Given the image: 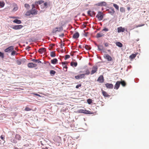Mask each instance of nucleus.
<instances>
[{
	"label": "nucleus",
	"instance_id": "f257e3e1",
	"mask_svg": "<svg viewBox=\"0 0 149 149\" xmlns=\"http://www.w3.org/2000/svg\"><path fill=\"white\" fill-rule=\"evenodd\" d=\"M79 112L80 113H82L86 114H94V113L93 112H91L87 110H84L83 109H79L78 110Z\"/></svg>",
	"mask_w": 149,
	"mask_h": 149
},
{
	"label": "nucleus",
	"instance_id": "f03ea898",
	"mask_svg": "<svg viewBox=\"0 0 149 149\" xmlns=\"http://www.w3.org/2000/svg\"><path fill=\"white\" fill-rule=\"evenodd\" d=\"M103 14L102 12H98V14L96 15V17L97 18L99 21L102 20L103 18Z\"/></svg>",
	"mask_w": 149,
	"mask_h": 149
},
{
	"label": "nucleus",
	"instance_id": "7ed1b4c3",
	"mask_svg": "<svg viewBox=\"0 0 149 149\" xmlns=\"http://www.w3.org/2000/svg\"><path fill=\"white\" fill-rule=\"evenodd\" d=\"M14 47L13 46H10L4 49L5 52L10 53L14 49Z\"/></svg>",
	"mask_w": 149,
	"mask_h": 149
},
{
	"label": "nucleus",
	"instance_id": "20e7f679",
	"mask_svg": "<svg viewBox=\"0 0 149 149\" xmlns=\"http://www.w3.org/2000/svg\"><path fill=\"white\" fill-rule=\"evenodd\" d=\"M63 30V28L61 27H56L52 31L53 33H56L57 31L61 32Z\"/></svg>",
	"mask_w": 149,
	"mask_h": 149
},
{
	"label": "nucleus",
	"instance_id": "39448f33",
	"mask_svg": "<svg viewBox=\"0 0 149 149\" xmlns=\"http://www.w3.org/2000/svg\"><path fill=\"white\" fill-rule=\"evenodd\" d=\"M98 68L97 66H94L92 68V71L91 73V74H93L97 71Z\"/></svg>",
	"mask_w": 149,
	"mask_h": 149
},
{
	"label": "nucleus",
	"instance_id": "423d86ee",
	"mask_svg": "<svg viewBox=\"0 0 149 149\" xmlns=\"http://www.w3.org/2000/svg\"><path fill=\"white\" fill-rule=\"evenodd\" d=\"M23 26L22 25H15L13 26L12 28L15 30H18L22 29Z\"/></svg>",
	"mask_w": 149,
	"mask_h": 149
},
{
	"label": "nucleus",
	"instance_id": "0eeeda50",
	"mask_svg": "<svg viewBox=\"0 0 149 149\" xmlns=\"http://www.w3.org/2000/svg\"><path fill=\"white\" fill-rule=\"evenodd\" d=\"M13 8L12 10L13 12H15L17 11L18 9V7L17 5L15 3H14L13 4Z\"/></svg>",
	"mask_w": 149,
	"mask_h": 149
},
{
	"label": "nucleus",
	"instance_id": "6e6552de",
	"mask_svg": "<svg viewBox=\"0 0 149 149\" xmlns=\"http://www.w3.org/2000/svg\"><path fill=\"white\" fill-rule=\"evenodd\" d=\"M85 74H82L75 76V78L77 79H79L84 78Z\"/></svg>",
	"mask_w": 149,
	"mask_h": 149
},
{
	"label": "nucleus",
	"instance_id": "1a4fd4ad",
	"mask_svg": "<svg viewBox=\"0 0 149 149\" xmlns=\"http://www.w3.org/2000/svg\"><path fill=\"white\" fill-rule=\"evenodd\" d=\"M107 10L108 11L109 13H111V15H113L115 12L114 9L112 7L109 8V9Z\"/></svg>",
	"mask_w": 149,
	"mask_h": 149
},
{
	"label": "nucleus",
	"instance_id": "9d476101",
	"mask_svg": "<svg viewBox=\"0 0 149 149\" xmlns=\"http://www.w3.org/2000/svg\"><path fill=\"white\" fill-rule=\"evenodd\" d=\"M27 65L28 67L29 68H33L36 67L37 66V65L33 63H28Z\"/></svg>",
	"mask_w": 149,
	"mask_h": 149
},
{
	"label": "nucleus",
	"instance_id": "9b49d317",
	"mask_svg": "<svg viewBox=\"0 0 149 149\" xmlns=\"http://www.w3.org/2000/svg\"><path fill=\"white\" fill-rule=\"evenodd\" d=\"M87 13L88 15L91 17H93L95 16V13L94 11L89 10L88 11Z\"/></svg>",
	"mask_w": 149,
	"mask_h": 149
},
{
	"label": "nucleus",
	"instance_id": "f8f14e48",
	"mask_svg": "<svg viewBox=\"0 0 149 149\" xmlns=\"http://www.w3.org/2000/svg\"><path fill=\"white\" fill-rule=\"evenodd\" d=\"M105 58L107 59L108 61H110L112 60V57L108 54H105L104 56Z\"/></svg>",
	"mask_w": 149,
	"mask_h": 149
},
{
	"label": "nucleus",
	"instance_id": "ddd939ff",
	"mask_svg": "<svg viewBox=\"0 0 149 149\" xmlns=\"http://www.w3.org/2000/svg\"><path fill=\"white\" fill-rule=\"evenodd\" d=\"M106 86L108 88L112 89L113 88V85L112 84L107 83L105 84Z\"/></svg>",
	"mask_w": 149,
	"mask_h": 149
},
{
	"label": "nucleus",
	"instance_id": "4468645a",
	"mask_svg": "<svg viewBox=\"0 0 149 149\" xmlns=\"http://www.w3.org/2000/svg\"><path fill=\"white\" fill-rule=\"evenodd\" d=\"M120 84V81H117L114 86V89L117 90L119 88Z\"/></svg>",
	"mask_w": 149,
	"mask_h": 149
},
{
	"label": "nucleus",
	"instance_id": "2eb2a0df",
	"mask_svg": "<svg viewBox=\"0 0 149 149\" xmlns=\"http://www.w3.org/2000/svg\"><path fill=\"white\" fill-rule=\"evenodd\" d=\"M46 51V49L45 48H42L39 49L38 52L41 54H42Z\"/></svg>",
	"mask_w": 149,
	"mask_h": 149
},
{
	"label": "nucleus",
	"instance_id": "dca6fc26",
	"mask_svg": "<svg viewBox=\"0 0 149 149\" xmlns=\"http://www.w3.org/2000/svg\"><path fill=\"white\" fill-rule=\"evenodd\" d=\"M61 137L58 136H56L54 138V141L57 143H59L61 141Z\"/></svg>",
	"mask_w": 149,
	"mask_h": 149
},
{
	"label": "nucleus",
	"instance_id": "f3484780",
	"mask_svg": "<svg viewBox=\"0 0 149 149\" xmlns=\"http://www.w3.org/2000/svg\"><path fill=\"white\" fill-rule=\"evenodd\" d=\"M104 77L102 75H101L97 79V81L100 82L102 83L104 81Z\"/></svg>",
	"mask_w": 149,
	"mask_h": 149
},
{
	"label": "nucleus",
	"instance_id": "a211bd4d",
	"mask_svg": "<svg viewBox=\"0 0 149 149\" xmlns=\"http://www.w3.org/2000/svg\"><path fill=\"white\" fill-rule=\"evenodd\" d=\"M125 29L122 28V27H120L117 28L118 32V33L124 32L125 31Z\"/></svg>",
	"mask_w": 149,
	"mask_h": 149
},
{
	"label": "nucleus",
	"instance_id": "6ab92c4d",
	"mask_svg": "<svg viewBox=\"0 0 149 149\" xmlns=\"http://www.w3.org/2000/svg\"><path fill=\"white\" fill-rule=\"evenodd\" d=\"M107 5L106 3L104 1L100 2L98 3L97 5L98 6H106Z\"/></svg>",
	"mask_w": 149,
	"mask_h": 149
},
{
	"label": "nucleus",
	"instance_id": "aec40b11",
	"mask_svg": "<svg viewBox=\"0 0 149 149\" xmlns=\"http://www.w3.org/2000/svg\"><path fill=\"white\" fill-rule=\"evenodd\" d=\"M30 11L32 15H36L37 14L38 11L36 9H32Z\"/></svg>",
	"mask_w": 149,
	"mask_h": 149
},
{
	"label": "nucleus",
	"instance_id": "412c9836",
	"mask_svg": "<svg viewBox=\"0 0 149 149\" xmlns=\"http://www.w3.org/2000/svg\"><path fill=\"white\" fill-rule=\"evenodd\" d=\"M79 36V34L78 32H77L74 33L72 36V38L74 39H77Z\"/></svg>",
	"mask_w": 149,
	"mask_h": 149
},
{
	"label": "nucleus",
	"instance_id": "4be33fe9",
	"mask_svg": "<svg viewBox=\"0 0 149 149\" xmlns=\"http://www.w3.org/2000/svg\"><path fill=\"white\" fill-rule=\"evenodd\" d=\"M104 34H103V33L100 32L97 33L96 35V37L97 38H100L104 36Z\"/></svg>",
	"mask_w": 149,
	"mask_h": 149
},
{
	"label": "nucleus",
	"instance_id": "5701e85b",
	"mask_svg": "<svg viewBox=\"0 0 149 149\" xmlns=\"http://www.w3.org/2000/svg\"><path fill=\"white\" fill-rule=\"evenodd\" d=\"M102 93L104 97H110V95L104 91L102 90Z\"/></svg>",
	"mask_w": 149,
	"mask_h": 149
},
{
	"label": "nucleus",
	"instance_id": "b1692460",
	"mask_svg": "<svg viewBox=\"0 0 149 149\" xmlns=\"http://www.w3.org/2000/svg\"><path fill=\"white\" fill-rule=\"evenodd\" d=\"M137 54V53L133 54L130 56L129 58L131 59H133L136 57Z\"/></svg>",
	"mask_w": 149,
	"mask_h": 149
},
{
	"label": "nucleus",
	"instance_id": "393cba45",
	"mask_svg": "<svg viewBox=\"0 0 149 149\" xmlns=\"http://www.w3.org/2000/svg\"><path fill=\"white\" fill-rule=\"evenodd\" d=\"M51 63L53 64H56L58 62V60L56 58H54L51 61Z\"/></svg>",
	"mask_w": 149,
	"mask_h": 149
},
{
	"label": "nucleus",
	"instance_id": "a878e982",
	"mask_svg": "<svg viewBox=\"0 0 149 149\" xmlns=\"http://www.w3.org/2000/svg\"><path fill=\"white\" fill-rule=\"evenodd\" d=\"M13 22L17 24H20L22 23L21 20L17 19H15L14 20Z\"/></svg>",
	"mask_w": 149,
	"mask_h": 149
},
{
	"label": "nucleus",
	"instance_id": "bb28decb",
	"mask_svg": "<svg viewBox=\"0 0 149 149\" xmlns=\"http://www.w3.org/2000/svg\"><path fill=\"white\" fill-rule=\"evenodd\" d=\"M15 138L16 139L19 140H20L21 139V136L20 135L18 134H17L15 135Z\"/></svg>",
	"mask_w": 149,
	"mask_h": 149
},
{
	"label": "nucleus",
	"instance_id": "cd10ccee",
	"mask_svg": "<svg viewBox=\"0 0 149 149\" xmlns=\"http://www.w3.org/2000/svg\"><path fill=\"white\" fill-rule=\"evenodd\" d=\"M44 2V1L42 0H40L35 2L36 5V4H40Z\"/></svg>",
	"mask_w": 149,
	"mask_h": 149
},
{
	"label": "nucleus",
	"instance_id": "c85d7f7f",
	"mask_svg": "<svg viewBox=\"0 0 149 149\" xmlns=\"http://www.w3.org/2000/svg\"><path fill=\"white\" fill-rule=\"evenodd\" d=\"M116 46H118L119 47H122L123 46L122 44L120 42H117L116 43Z\"/></svg>",
	"mask_w": 149,
	"mask_h": 149
},
{
	"label": "nucleus",
	"instance_id": "c756f323",
	"mask_svg": "<svg viewBox=\"0 0 149 149\" xmlns=\"http://www.w3.org/2000/svg\"><path fill=\"white\" fill-rule=\"evenodd\" d=\"M70 65L72 66L76 67L77 65V62H72L70 63Z\"/></svg>",
	"mask_w": 149,
	"mask_h": 149
},
{
	"label": "nucleus",
	"instance_id": "7c9ffc66",
	"mask_svg": "<svg viewBox=\"0 0 149 149\" xmlns=\"http://www.w3.org/2000/svg\"><path fill=\"white\" fill-rule=\"evenodd\" d=\"M50 56L51 57H54L56 56V54L55 52H51L50 54Z\"/></svg>",
	"mask_w": 149,
	"mask_h": 149
},
{
	"label": "nucleus",
	"instance_id": "2f4dec72",
	"mask_svg": "<svg viewBox=\"0 0 149 149\" xmlns=\"http://www.w3.org/2000/svg\"><path fill=\"white\" fill-rule=\"evenodd\" d=\"M56 73V71L54 70H50V73L51 75H54Z\"/></svg>",
	"mask_w": 149,
	"mask_h": 149
},
{
	"label": "nucleus",
	"instance_id": "473e14b6",
	"mask_svg": "<svg viewBox=\"0 0 149 149\" xmlns=\"http://www.w3.org/2000/svg\"><path fill=\"white\" fill-rule=\"evenodd\" d=\"M120 11L122 13H125V9L123 7H120Z\"/></svg>",
	"mask_w": 149,
	"mask_h": 149
},
{
	"label": "nucleus",
	"instance_id": "72a5a7b5",
	"mask_svg": "<svg viewBox=\"0 0 149 149\" xmlns=\"http://www.w3.org/2000/svg\"><path fill=\"white\" fill-rule=\"evenodd\" d=\"M5 5V3L3 1H0V7L2 8L4 7Z\"/></svg>",
	"mask_w": 149,
	"mask_h": 149
},
{
	"label": "nucleus",
	"instance_id": "f704fd0d",
	"mask_svg": "<svg viewBox=\"0 0 149 149\" xmlns=\"http://www.w3.org/2000/svg\"><path fill=\"white\" fill-rule=\"evenodd\" d=\"M98 49L100 51H101L103 49V47L102 45H97Z\"/></svg>",
	"mask_w": 149,
	"mask_h": 149
},
{
	"label": "nucleus",
	"instance_id": "c9c22d12",
	"mask_svg": "<svg viewBox=\"0 0 149 149\" xmlns=\"http://www.w3.org/2000/svg\"><path fill=\"white\" fill-rule=\"evenodd\" d=\"M31 15V13L30 10L27 11L25 14L26 16H30Z\"/></svg>",
	"mask_w": 149,
	"mask_h": 149
},
{
	"label": "nucleus",
	"instance_id": "e433bc0d",
	"mask_svg": "<svg viewBox=\"0 0 149 149\" xmlns=\"http://www.w3.org/2000/svg\"><path fill=\"white\" fill-rule=\"evenodd\" d=\"M120 84L123 86H125L126 85V82L124 81H120Z\"/></svg>",
	"mask_w": 149,
	"mask_h": 149
},
{
	"label": "nucleus",
	"instance_id": "4c0bfd02",
	"mask_svg": "<svg viewBox=\"0 0 149 149\" xmlns=\"http://www.w3.org/2000/svg\"><path fill=\"white\" fill-rule=\"evenodd\" d=\"M113 6L117 10H119V6L117 4L115 3H113Z\"/></svg>",
	"mask_w": 149,
	"mask_h": 149
},
{
	"label": "nucleus",
	"instance_id": "58836bf2",
	"mask_svg": "<svg viewBox=\"0 0 149 149\" xmlns=\"http://www.w3.org/2000/svg\"><path fill=\"white\" fill-rule=\"evenodd\" d=\"M85 48L86 49L88 50H90L91 49V47L89 45H85Z\"/></svg>",
	"mask_w": 149,
	"mask_h": 149
},
{
	"label": "nucleus",
	"instance_id": "ea45409f",
	"mask_svg": "<svg viewBox=\"0 0 149 149\" xmlns=\"http://www.w3.org/2000/svg\"><path fill=\"white\" fill-rule=\"evenodd\" d=\"M87 102L89 104H91L92 102V100L91 99H89L87 100Z\"/></svg>",
	"mask_w": 149,
	"mask_h": 149
},
{
	"label": "nucleus",
	"instance_id": "a19ab883",
	"mask_svg": "<svg viewBox=\"0 0 149 149\" xmlns=\"http://www.w3.org/2000/svg\"><path fill=\"white\" fill-rule=\"evenodd\" d=\"M32 61H33L35 62H37L38 63H41V62L40 61L38 60H36L35 59H33L32 60Z\"/></svg>",
	"mask_w": 149,
	"mask_h": 149
},
{
	"label": "nucleus",
	"instance_id": "79ce46f5",
	"mask_svg": "<svg viewBox=\"0 0 149 149\" xmlns=\"http://www.w3.org/2000/svg\"><path fill=\"white\" fill-rule=\"evenodd\" d=\"M63 66V70L65 71H67L68 68V67L66 65H65Z\"/></svg>",
	"mask_w": 149,
	"mask_h": 149
},
{
	"label": "nucleus",
	"instance_id": "37998d69",
	"mask_svg": "<svg viewBox=\"0 0 149 149\" xmlns=\"http://www.w3.org/2000/svg\"><path fill=\"white\" fill-rule=\"evenodd\" d=\"M24 6L25 8H27V9H29L30 8V6L27 3H25L24 4Z\"/></svg>",
	"mask_w": 149,
	"mask_h": 149
},
{
	"label": "nucleus",
	"instance_id": "c03bdc74",
	"mask_svg": "<svg viewBox=\"0 0 149 149\" xmlns=\"http://www.w3.org/2000/svg\"><path fill=\"white\" fill-rule=\"evenodd\" d=\"M0 57L2 58H3L4 57V54L1 52H0Z\"/></svg>",
	"mask_w": 149,
	"mask_h": 149
},
{
	"label": "nucleus",
	"instance_id": "a18cd8bd",
	"mask_svg": "<svg viewBox=\"0 0 149 149\" xmlns=\"http://www.w3.org/2000/svg\"><path fill=\"white\" fill-rule=\"evenodd\" d=\"M31 110V109L28 107H26L24 109L25 111H29Z\"/></svg>",
	"mask_w": 149,
	"mask_h": 149
},
{
	"label": "nucleus",
	"instance_id": "49530a36",
	"mask_svg": "<svg viewBox=\"0 0 149 149\" xmlns=\"http://www.w3.org/2000/svg\"><path fill=\"white\" fill-rule=\"evenodd\" d=\"M61 63L62 64L63 66H64V65H66L68 64V62L66 61L62 62H61Z\"/></svg>",
	"mask_w": 149,
	"mask_h": 149
},
{
	"label": "nucleus",
	"instance_id": "de8ad7c7",
	"mask_svg": "<svg viewBox=\"0 0 149 149\" xmlns=\"http://www.w3.org/2000/svg\"><path fill=\"white\" fill-rule=\"evenodd\" d=\"M70 56L68 55H65L64 58L65 60H66L68 58H70Z\"/></svg>",
	"mask_w": 149,
	"mask_h": 149
},
{
	"label": "nucleus",
	"instance_id": "09e8293b",
	"mask_svg": "<svg viewBox=\"0 0 149 149\" xmlns=\"http://www.w3.org/2000/svg\"><path fill=\"white\" fill-rule=\"evenodd\" d=\"M90 73V72L89 70H87L86 71V73H85L84 74H85H85L88 75V74H89Z\"/></svg>",
	"mask_w": 149,
	"mask_h": 149
},
{
	"label": "nucleus",
	"instance_id": "8fccbe9b",
	"mask_svg": "<svg viewBox=\"0 0 149 149\" xmlns=\"http://www.w3.org/2000/svg\"><path fill=\"white\" fill-rule=\"evenodd\" d=\"M16 51L14 50H13L12 51L11 55H14L15 54V53H16Z\"/></svg>",
	"mask_w": 149,
	"mask_h": 149
},
{
	"label": "nucleus",
	"instance_id": "3c124183",
	"mask_svg": "<svg viewBox=\"0 0 149 149\" xmlns=\"http://www.w3.org/2000/svg\"><path fill=\"white\" fill-rule=\"evenodd\" d=\"M81 84H79L77 85L76 86V88H78L79 87H81Z\"/></svg>",
	"mask_w": 149,
	"mask_h": 149
},
{
	"label": "nucleus",
	"instance_id": "603ef678",
	"mask_svg": "<svg viewBox=\"0 0 149 149\" xmlns=\"http://www.w3.org/2000/svg\"><path fill=\"white\" fill-rule=\"evenodd\" d=\"M36 4H32V9H34V8H36Z\"/></svg>",
	"mask_w": 149,
	"mask_h": 149
},
{
	"label": "nucleus",
	"instance_id": "864d4df0",
	"mask_svg": "<svg viewBox=\"0 0 149 149\" xmlns=\"http://www.w3.org/2000/svg\"><path fill=\"white\" fill-rule=\"evenodd\" d=\"M108 31V29L107 28H104V29L102 30V31Z\"/></svg>",
	"mask_w": 149,
	"mask_h": 149
},
{
	"label": "nucleus",
	"instance_id": "5fc2aeb1",
	"mask_svg": "<svg viewBox=\"0 0 149 149\" xmlns=\"http://www.w3.org/2000/svg\"><path fill=\"white\" fill-rule=\"evenodd\" d=\"M17 64L18 65H20L21 64V62L19 61H17Z\"/></svg>",
	"mask_w": 149,
	"mask_h": 149
},
{
	"label": "nucleus",
	"instance_id": "6e6d98bb",
	"mask_svg": "<svg viewBox=\"0 0 149 149\" xmlns=\"http://www.w3.org/2000/svg\"><path fill=\"white\" fill-rule=\"evenodd\" d=\"M59 36L61 37H63L64 36V34L63 33H61V34L59 35Z\"/></svg>",
	"mask_w": 149,
	"mask_h": 149
},
{
	"label": "nucleus",
	"instance_id": "4d7b16f0",
	"mask_svg": "<svg viewBox=\"0 0 149 149\" xmlns=\"http://www.w3.org/2000/svg\"><path fill=\"white\" fill-rule=\"evenodd\" d=\"M144 25V24H142V25H138V26H136V28H137L138 27H139L142 26H143Z\"/></svg>",
	"mask_w": 149,
	"mask_h": 149
},
{
	"label": "nucleus",
	"instance_id": "13d9d810",
	"mask_svg": "<svg viewBox=\"0 0 149 149\" xmlns=\"http://www.w3.org/2000/svg\"><path fill=\"white\" fill-rule=\"evenodd\" d=\"M104 45L105 47H108L109 46V44L108 43H104Z\"/></svg>",
	"mask_w": 149,
	"mask_h": 149
},
{
	"label": "nucleus",
	"instance_id": "bf43d9fd",
	"mask_svg": "<svg viewBox=\"0 0 149 149\" xmlns=\"http://www.w3.org/2000/svg\"><path fill=\"white\" fill-rule=\"evenodd\" d=\"M88 32H85L84 34V36H86V37L88 36Z\"/></svg>",
	"mask_w": 149,
	"mask_h": 149
},
{
	"label": "nucleus",
	"instance_id": "052dcab7",
	"mask_svg": "<svg viewBox=\"0 0 149 149\" xmlns=\"http://www.w3.org/2000/svg\"><path fill=\"white\" fill-rule=\"evenodd\" d=\"M36 8L37 9H38L39 8V6L38 4H36Z\"/></svg>",
	"mask_w": 149,
	"mask_h": 149
},
{
	"label": "nucleus",
	"instance_id": "680f3d73",
	"mask_svg": "<svg viewBox=\"0 0 149 149\" xmlns=\"http://www.w3.org/2000/svg\"><path fill=\"white\" fill-rule=\"evenodd\" d=\"M0 138L1 139H2L3 140H4V138L3 136V135H1L0 136Z\"/></svg>",
	"mask_w": 149,
	"mask_h": 149
},
{
	"label": "nucleus",
	"instance_id": "e2e57ef3",
	"mask_svg": "<svg viewBox=\"0 0 149 149\" xmlns=\"http://www.w3.org/2000/svg\"><path fill=\"white\" fill-rule=\"evenodd\" d=\"M44 4L45 7H46L47 6V2L45 3Z\"/></svg>",
	"mask_w": 149,
	"mask_h": 149
},
{
	"label": "nucleus",
	"instance_id": "0e129e2a",
	"mask_svg": "<svg viewBox=\"0 0 149 149\" xmlns=\"http://www.w3.org/2000/svg\"><path fill=\"white\" fill-rule=\"evenodd\" d=\"M10 18H17L18 17H10Z\"/></svg>",
	"mask_w": 149,
	"mask_h": 149
},
{
	"label": "nucleus",
	"instance_id": "69168bd1",
	"mask_svg": "<svg viewBox=\"0 0 149 149\" xmlns=\"http://www.w3.org/2000/svg\"><path fill=\"white\" fill-rule=\"evenodd\" d=\"M63 46H64V45H61V48H62L63 47Z\"/></svg>",
	"mask_w": 149,
	"mask_h": 149
},
{
	"label": "nucleus",
	"instance_id": "338daca9",
	"mask_svg": "<svg viewBox=\"0 0 149 149\" xmlns=\"http://www.w3.org/2000/svg\"><path fill=\"white\" fill-rule=\"evenodd\" d=\"M127 10H130V7H128L127 8Z\"/></svg>",
	"mask_w": 149,
	"mask_h": 149
},
{
	"label": "nucleus",
	"instance_id": "774afa93",
	"mask_svg": "<svg viewBox=\"0 0 149 149\" xmlns=\"http://www.w3.org/2000/svg\"><path fill=\"white\" fill-rule=\"evenodd\" d=\"M108 51L109 52H111V50H108Z\"/></svg>",
	"mask_w": 149,
	"mask_h": 149
}]
</instances>
